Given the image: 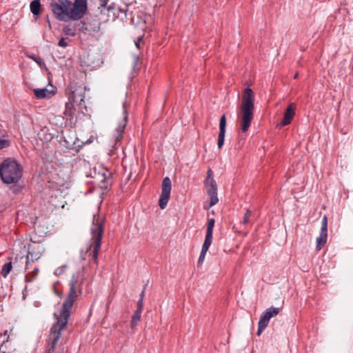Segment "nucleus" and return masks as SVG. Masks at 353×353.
Segmentation results:
<instances>
[{"instance_id": "nucleus-1", "label": "nucleus", "mask_w": 353, "mask_h": 353, "mask_svg": "<svg viewBox=\"0 0 353 353\" xmlns=\"http://www.w3.org/2000/svg\"><path fill=\"white\" fill-rule=\"evenodd\" d=\"M78 276L73 274L70 282V290L65 300L62 304L59 316L54 312L53 316L57 319L50 328V334L48 341L50 346L48 353H55L56 346L58 341L61 338V332L66 329L68 319L71 314V310L74 302L79 295L82 294L81 283H79Z\"/></svg>"}, {"instance_id": "nucleus-2", "label": "nucleus", "mask_w": 353, "mask_h": 353, "mask_svg": "<svg viewBox=\"0 0 353 353\" xmlns=\"http://www.w3.org/2000/svg\"><path fill=\"white\" fill-rule=\"evenodd\" d=\"M240 110L241 129L243 133H245L250 127L254 110V93L250 85L243 91Z\"/></svg>"}, {"instance_id": "nucleus-3", "label": "nucleus", "mask_w": 353, "mask_h": 353, "mask_svg": "<svg viewBox=\"0 0 353 353\" xmlns=\"http://www.w3.org/2000/svg\"><path fill=\"white\" fill-rule=\"evenodd\" d=\"M23 175L22 165L14 158H6L0 164V178L4 184H16Z\"/></svg>"}, {"instance_id": "nucleus-4", "label": "nucleus", "mask_w": 353, "mask_h": 353, "mask_svg": "<svg viewBox=\"0 0 353 353\" xmlns=\"http://www.w3.org/2000/svg\"><path fill=\"white\" fill-rule=\"evenodd\" d=\"M88 89L83 84H79L78 82H70L65 90V94L68 97V101L76 105L79 110L84 114L87 112V107L85 103V93Z\"/></svg>"}, {"instance_id": "nucleus-5", "label": "nucleus", "mask_w": 353, "mask_h": 353, "mask_svg": "<svg viewBox=\"0 0 353 353\" xmlns=\"http://www.w3.org/2000/svg\"><path fill=\"white\" fill-rule=\"evenodd\" d=\"M105 219H101L99 214H94L92 219V226L91 232L92 237L91 240L93 241L92 257L94 263H98L99 252L101 246V241L104 232Z\"/></svg>"}, {"instance_id": "nucleus-6", "label": "nucleus", "mask_w": 353, "mask_h": 353, "mask_svg": "<svg viewBox=\"0 0 353 353\" xmlns=\"http://www.w3.org/2000/svg\"><path fill=\"white\" fill-rule=\"evenodd\" d=\"M50 6L54 17L59 21L70 19V7L72 2L70 0H51Z\"/></svg>"}, {"instance_id": "nucleus-7", "label": "nucleus", "mask_w": 353, "mask_h": 353, "mask_svg": "<svg viewBox=\"0 0 353 353\" xmlns=\"http://www.w3.org/2000/svg\"><path fill=\"white\" fill-rule=\"evenodd\" d=\"M203 185L207 190V194L210 196V203L208 208L214 206L219 202L218 199V186L214 179V173L211 168H208L205 179L203 181Z\"/></svg>"}, {"instance_id": "nucleus-8", "label": "nucleus", "mask_w": 353, "mask_h": 353, "mask_svg": "<svg viewBox=\"0 0 353 353\" xmlns=\"http://www.w3.org/2000/svg\"><path fill=\"white\" fill-rule=\"evenodd\" d=\"M70 7V20L79 21L88 12V0H74Z\"/></svg>"}, {"instance_id": "nucleus-9", "label": "nucleus", "mask_w": 353, "mask_h": 353, "mask_svg": "<svg viewBox=\"0 0 353 353\" xmlns=\"http://www.w3.org/2000/svg\"><path fill=\"white\" fill-rule=\"evenodd\" d=\"M172 190V182L168 176L163 178L162 181V191L159 199V206L163 210L167 206L168 201L170 198Z\"/></svg>"}, {"instance_id": "nucleus-10", "label": "nucleus", "mask_w": 353, "mask_h": 353, "mask_svg": "<svg viewBox=\"0 0 353 353\" xmlns=\"http://www.w3.org/2000/svg\"><path fill=\"white\" fill-rule=\"evenodd\" d=\"M123 107L124 117L123 120L119 123L118 127L115 130L114 142L116 145L118 143H121V140L123 139V135L125 132V129L128 119V112L125 103H123Z\"/></svg>"}, {"instance_id": "nucleus-11", "label": "nucleus", "mask_w": 353, "mask_h": 353, "mask_svg": "<svg viewBox=\"0 0 353 353\" xmlns=\"http://www.w3.org/2000/svg\"><path fill=\"white\" fill-rule=\"evenodd\" d=\"M296 109V104L295 103H290L288 105L285 110L283 118L280 123L282 127L288 125L291 123L295 116Z\"/></svg>"}, {"instance_id": "nucleus-12", "label": "nucleus", "mask_w": 353, "mask_h": 353, "mask_svg": "<svg viewBox=\"0 0 353 353\" xmlns=\"http://www.w3.org/2000/svg\"><path fill=\"white\" fill-rule=\"evenodd\" d=\"M52 89L48 90L46 88H34L33 90L35 97L38 99H50L57 92V88L52 85Z\"/></svg>"}, {"instance_id": "nucleus-13", "label": "nucleus", "mask_w": 353, "mask_h": 353, "mask_svg": "<svg viewBox=\"0 0 353 353\" xmlns=\"http://www.w3.org/2000/svg\"><path fill=\"white\" fill-rule=\"evenodd\" d=\"M101 178L99 188L103 191H109L112 184V173L106 170L105 172L103 173Z\"/></svg>"}, {"instance_id": "nucleus-14", "label": "nucleus", "mask_w": 353, "mask_h": 353, "mask_svg": "<svg viewBox=\"0 0 353 353\" xmlns=\"http://www.w3.org/2000/svg\"><path fill=\"white\" fill-rule=\"evenodd\" d=\"M30 10L35 17V21H37L43 10V6L41 3V0L32 1L30 3Z\"/></svg>"}, {"instance_id": "nucleus-15", "label": "nucleus", "mask_w": 353, "mask_h": 353, "mask_svg": "<svg viewBox=\"0 0 353 353\" xmlns=\"http://www.w3.org/2000/svg\"><path fill=\"white\" fill-rule=\"evenodd\" d=\"M75 112L76 109L74 108V104L70 102H66L65 104V110L63 112L66 120L69 121L70 123H72L74 119Z\"/></svg>"}, {"instance_id": "nucleus-16", "label": "nucleus", "mask_w": 353, "mask_h": 353, "mask_svg": "<svg viewBox=\"0 0 353 353\" xmlns=\"http://www.w3.org/2000/svg\"><path fill=\"white\" fill-rule=\"evenodd\" d=\"M270 320V319L265 315L264 313L261 314L258 323V330L256 332L257 336H260L263 330L268 327Z\"/></svg>"}, {"instance_id": "nucleus-17", "label": "nucleus", "mask_w": 353, "mask_h": 353, "mask_svg": "<svg viewBox=\"0 0 353 353\" xmlns=\"http://www.w3.org/2000/svg\"><path fill=\"white\" fill-rule=\"evenodd\" d=\"M88 32L90 34L98 33L101 28V22L97 19H92L88 23Z\"/></svg>"}, {"instance_id": "nucleus-18", "label": "nucleus", "mask_w": 353, "mask_h": 353, "mask_svg": "<svg viewBox=\"0 0 353 353\" xmlns=\"http://www.w3.org/2000/svg\"><path fill=\"white\" fill-rule=\"evenodd\" d=\"M141 312L142 311L138 310L134 311L130 321L132 329H134L137 326V323L141 320Z\"/></svg>"}, {"instance_id": "nucleus-19", "label": "nucleus", "mask_w": 353, "mask_h": 353, "mask_svg": "<svg viewBox=\"0 0 353 353\" xmlns=\"http://www.w3.org/2000/svg\"><path fill=\"white\" fill-rule=\"evenodd\" d=\"M77 30L79 32L86 34L88 32V23L84 21L74 23Z\"/></svg>"}, {"instance_id": "nucleus-20", "label": "nucleus", "mask_w": 353, "mask_h": 353, "mask_svg": "<svg viewBox=\"0 0 353 353\" xmlns=\"http://www.w3.org/2000/svg\"><path fill=\"white\" fill-rule=\"evenodd\" d=\"M62 32L65 35L74 37L77 34V29L75 25L74 24L73 26H71L70 25L63 26Z\"/></svg>"}, {"instance_id": "nucleus-21", "label": "nucleus", "mask_w": 353, "mask_h": 353, "mask_svg": "<svg viewBox=\"0 0 353 353\" xmlns=\"http://www.w3.org/2000/svg\"><path fill=\"white\" fill-rule=\"evenodd\" d=\"M280 308L279 307H274L273 306H271L270 307L266 309L265 312L263 313L265 314L270 319L274 316H277L280 312Z\"/></svg>"}, {"instance_id": "nucleus-22", "label": "nucleus", "mask_w": 353, "mask_h": 353, "mask_svg": "<svg viewBox=\"0 0 353 353\" xmlns=\"http://www.w3.org/2000/svg\"><path fill=\"white\" fill-rule=\"evenodd\" d=\"M101 10V13L103 12L104 10H106L108 11V13H112L113 15L115 14V9H116V3L114 2H112L110 4L106 3L105 6H100L98 8Z\"/></svg>"}, {"instance_id": "nucleus-23", "label": "nucleus", "mask_w": 353, "mask_h": 353, "mask_svg": "<svg viewBox=\"0 0 353 353\" xmlns=\"http://www.w3.org/2000/svg\"><path fill=\"white\" fill-rule=\"evenodd\" d=\"M12 269V261H9L6 263L1 268V274L4 277L6 278L7 276L10 274Z\"/></svg>"}, {"instance_id": "nucleus-24", "label": "nucleus", "mask_w": 353, "mask_h": 353, "mask_svg": "<svg viewBox=\"0 0 353 353\" xmlns=\"http://www.w3.org/2000/svg\"><path fill=\"white\" fill-rule=\"evenodd\" d=\"M27 56L28 58L34 61L39 65V67L41 68H46L45 62L43 61V59L41 58L40 57H39L34 54H28Z\"/></svg>"}, {"instance_id": "nucleus-25", "label": "nucleus", "mask_w": 353, "mask_h": 353, "mask_svg": "<svg viewBox=\"0 0 353 353\" xmlns=\"http://www.w3.org/2000/svg\"><path fill=\"white\" fill-rule=\"evenodd\" d=\"M39 272V268H35L30 274L26 276L25 277V282L26 283H30L33 281L35 278L37 277Z\"/></svg>"}, {"instance_id": "nucleus-26", "label": "nucleus", "mask_w": 353, "mask_h": 353, "mask_svg": "<svg viewBox=\"0 0 353 353\" xmlns=\"http://www.w3.org/2000/svg\"><path fill=\"white\" fill-rule=\"evenodd\" d=\"M327 241V237L319 236L316 239V250L319 251L322 249V248L325 245Z\"/></svg>"}, {"instance_id": "nucleus-27", "label": "nucleus", "mask_w": 353, "mask_h": 353, "mask_svg": "<svg viewBox=\"0 0 353 353\" xmlns=\"http://www.w3.org/2000/svg\"><path fill=\"white\" fill-rule=\"evenodd\" d=\"M215 225V219L214 218H208L207 222V234H213V229Z\"/></svg>"}, {"instance_id": "nucleus-28", "label": "nucleus", "mask_w": 353, "mask_h": 353, "mask_svg": "<svg viewBox=\"0 0 353 353\" xmlns=\"http://www.w3.org/2000/svg\"><path fill=\"white\" fill-rule=\"evenodd\" d=\"M225 131H219L217 140V146L219 149H221L225 141Z\"/></svg>"}, {"instance_id": "nucleus-29", "label": "nucleus", "mask_w": 353, "mask_h": 353, "mask_svg": "<svg viewBox=\"0 0 353 353\" xmlns=\"http://www.w3.org/2000/svg\"><path fill=\"white\" fill-rule=\"evenodd\" d=\"M227 119L225 114H223L219 120V131L226 132Z\"/></svg>"}, {"instance_id": "nucleus-30", "label": "nucleus", "mask_w": 353, "mask_h": 353, "mask_svg": "<svg viewBox=\"0 0 353 353\" xmlns=\"http://www.w3.org/2000/svg\"><path fill=\"white\" fill-rule=\"evenodd\" d=\"M245 139H246L245 135L239 134L237 137V143L235 145L236 148H238V149L241 148L244 144Z\"/></svg>"}, {"instance_id": "nucleus-31", "label": "nucleus", "mask_w": 353, "mask_h": 353, "mask_svg": "<svg viewBox=\"0 0 353 353\" xmlns=\"http://www.w3.org/2000/svg\"><path fill=\"white\" fill-rule=\"evenodd\" d=\"M252 214V212L248 208L245 210V212L244 213L242 221V224L245 225L250 222V217L251 216Z\"/></svg>"}, {"instance_id": "nucleus-32", "label": "nucleus", "mask_w": 353, "mask_h": 353, "mask_svg": "<svg viewBox=\"0 0 353 353\" xmlns=\"http://www.w3.org/2000/svg\"><path fill=\"white\" fill-rule=\"evenodd\" d=\"M213 234H205V241L203 245L210 247L212 242Z\"/></svg>"}, {"instance_id": "nucleus-33", "label": "nucleus", "mask_w": 353, "mask_h": 353, "mask_svg": "<svg viewBox=\"0 0 353 353\" xmlns=\"http://www.w3.org/2000/svg\"><path fill=\"white\" fill-rule=\"evenodd\" d=\"M213 234H205V241L203 245L210 247L212 242Z\"/></svg>"}, {"instance_id": "nucleus-34", "label": "nucleus", "mask_w": 353, "mask_h": 353, "mask_svg": "<svg viewBox=\"0 0 353 353\" xmlns=\"http://www.w3.org/2000/svg\"><path fill=\"white\" fill-rule=\"evenodd\" d=\"M68 268L67 265H63L59 268H57L54 271V274L56 276H60L65 272V269Z\"/></svg>"}, {"instance_id": "nucleus-35", "label": "nucleus", "mask_w": 353, "mask_h": 353, "mask_svg": "<svg viewBox=\"0 0 353 353\" xmlns=\"http://www.w3.org/2000/svg\"><path fill=\"white\" fill-rule=\"evenodd\" d=\"M10 145V141L8 139H3L0 137V150L8 148Z\"/></svg>"}, {"instance_id": "nucleus-36", "label": "nucleus", "mask_w": 353, "mask_h": 353, "mask_svg": "<svg viewBox=\"0 0 353 353\" xmlns=\"http://www.w3.org/2000/svg\"><path fill=\"white\" fill-rule=\"evenodd\" d=\"M139 65V57L135 56L133 61V70L137 72L140 70Z\"/></svg>"}, {"instance_id": "nucleus-37", "label": "nucleus", "mask_w": 353, "mask_h": 353, "mask_svg": "<svg viewBox=\"0 0 353 353\" xmlns=\"http://www.w3.org/2000/svg\"><path fill=\"white\" fill-rule=\"evenodd\" d=\"M66 39L65 38H63L62 37L58 42V46L59 47H63V48H66L67 46H68V42L65 41Z\"/></svg>"}, {"instance_id": "nucleus-38", "label": "nucleus", "mask_w": 353, "mask_h": 353, "mask_svg": "<svg viewBox=\"0 0 353 353\" xmlns=\"http://www.w3.org/2000/svg\"><path fill=\"white\" fill-rule=\"evenodd\" d=\"M206 253H203L201 252L200 256L199 257L198 261H197V266L200 267L202 265Z\"/></svg>"}, {"instance_id": "nucleus-39", "label": "nucleus", "mask_w": 353, "mask_h": 353, "mask_svg": "<svg viewBox=\"0 0 353 353\" xmlns=\"http://www.w3.org/2000/svg\"><path fill=\"white\" fill-rule=\"evenodd\" d=\"M320 236L327 237V227L321 225Z\"/></svg>"}, {"instance_id": "nucleus-40", "label": "nucleus", "mask_w": 353, "mask_h": 353, "mask_svg": "<svg viewBox=\"0 0 353 353\" xmlns=\"http://www.w3.org/2000/svg\"><path fill=\"white\" fill-rule=\"evenodd\" d=\"M143 300H141V299L138 300L137 303V309L136 310H138L140 311L143 310Z\"/></svg>"}, {"instance_id": "nucleus-41", "label": "nucleus", "mask_w": 353, "mask_h": 353, "mask_svg": "<svg viewBox=\"0 0 353 353\" xmlns=\"http://www.w3.org/2000/svg\"><path fill=\"white\" fill-rule=\"evenodd\" d=\"M147 285L148 284L146 283L144 286H143V288L141 291V292L140 293V295H139V299H141V300H143L144 299V296H145V290H146V288H147Z\"/></svg>"}, {"instance_id": "nucleus-42", "label": "nucleus", "mask_w": 353, "mask_h": 353, "mask_svg": "<svg viewBox=\"0 0 353 353\" xmlns=\"http://www.w3.org/2000/svg\"><path fill=\"white\" fill-rule=\"evenodd\" d=\"M22 188H23L22 186H17V187L12 188V192L17 194L21 191Z\"/></svg>"}, {"instance_id": "nucleus-43", "label": "nucleus", "mask_w": 353, "mask_h": 353, "mask_svg": "<svg viewBox=\"0 0 353 353\" xmlns=\"http://www.w3.org/2000/svg\"><path fill=\"white\" fill-rule=\"evenodd\" d=\"M321 225L327 227V217L325 215L323 217Z\"/></svg>"}, {"instance_id": "nucleus-44", "label": "nucleus", "mask_w": 353, "mask_h": 353, "mask_svg": "<svg viewBox=\"0 0 353 353\" xmlns=\"http://www.w3.org/2000/svg\"><path fill=\"white\" fill-rule=\"evenodd\" d=\"M83 143H82L81 145H78L77 146L73 147V148H72V149L74 150L76 153H78L80 151V150L83 148Z\"/></svg>"}, {"instance_id": "nucleus-45", "label": "nucleus", "mask_w": 353, "mask_h": 353, "mask_svg": "<svg viewBox=\"0 0 353 353\" xmlns=\"http://www.w3.org/2000/svg\"><path fill=\"white\" fill-rule=\"evenodd\" d=\"M142 38L143 37H139L138 40L135 42V45H136V47L138 48V49H141V45H140V42L142 40Z\"/></svg>"}, {"instance_id": "nucleus-46", "label": "nucleus", "mask_w": 353, "mask_h": 353, "mask_svg": "<svg viewBox=\"0 0 353 353\" xmlns=\"http://www.w3.org/2000/svg\"><path fill=\"white\" fill-rule=\"evenodd\" d=\"M45 19H46V23H48V26L50 29L52 28V26H51V23H50V18H49V15L47 14L45 17Z\"/></svg>"}, {"instance_id": "nucleus-47", "label": "nucleus", "mask_w": 353, "mask_h": 353, "mask_svg": "<svg viewBox=\"0 0 353 353\" xmlns=\"http://www.w3.org/2000/svg\"><path fill=\"white\" fill-rule=\"evenodd\" d=\"M53 290H54V294L58 296H62V292H59L57 288L56 287L54 286L53 288Z\"/></svg>"}, {"instance_id": "nucleus-48", "label": "nucleus", "mask_w": 353, "mask_h": 353, "mask_svg": "<svg viewBox=\"0 0 353 353\" xmlns=\"http://www.w3.org/2000/svg\"><path fill=\"white\" fill-rule=\"evenodd\" d=\"M209 248L210 247H208V246H205V245H203L202 249H201V252L206 253L208 252Z\"/></svg>"}, {"instance_id": "nucleus-49", "label": "nucleus", "mask_w": 353, "mask_h": 353, "mask_svg": "<svg viewBox=\"0 0 353 353\" xmlns=\"http://www.w3.org/2000/svg\"><path fill=\"white\" fill-rule=\"evenodd\" d=\"M29 254L32 255V253H30V252H28V256H26V269H27V268H28V263H29Z\"/></svg>"}, {"instance_id": "nucleus-50", "label": "nucleus", "mask_w": 353, "mask_h": 353, "mask_svg": "<svg viewBox=\"0 0 353 353\" xmlns=\"http://www.w3.org/2000/svg\"><path fill=\"white\" fill-rule=\"evenodd\" d=\"M52 139L51 134H48L47 137L45 138L46 141H50Z\"/></svg>"}, {"instance_id": "nucleus-51", "label": "nucleus", "mask_w": 353, "mask_h": 353, "mask_svg": "<svg viewBox=\"0 0 353 353\" xmlns=\"http://www.w3.org/2000/svg\"><path fill=\"white\" fill-rule=\"evenodd\" d=\"M126 11H127V10H123V9H121V8H119V12H123L125 14H126Z\"/></svg>"}, {"instance_id": "nucleus-52", "label": "nucleus", "mask_w": 353, "mask_h": 353, "mask_svg": "<svg viewBox=\"0 0 353 353\" xmlns=\"http://www.w3.org/2000/svg\"><path fill=\"white\" fill-rule=\"evenodd\" d=\"M298 77H299V72H296L294 74V75L293 78H294V79H297V78H298Z\"/></svg>"}, {"instance_id": "nucleus-53", "label": "nucleus", "mask_w": 353, "mask_h": 353, "mask_svg": "<svg viewBox=\"0 0 353 353\" xmlns=\"http://www.w3.org/2000/svg\"><path fill=\"white\" fill-rule=\"evenodd\" d=\"M1 134H2L3 137L7 136L6 131V130H3Z\"/></svg>"}, {"instance_id": "nucleus-54", "label": "nucleus", "mask_w": 353, "mask_h": 353, "mask_svg": "<svg viewBox=\"0 0 353 353\" xmlns=\"http://www.w3.org/2000/svg\"><path fill=\"white\" fill-rule=\"evenodd\" d=\"M3 335H4V336L7 335V330H6V331L4 332Z\"/></svg>"}]
</instances>
